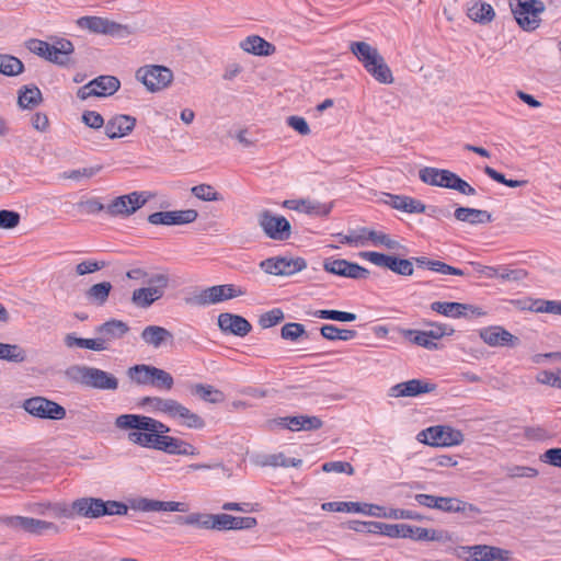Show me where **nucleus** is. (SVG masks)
<instances>
[{"label": "nucleus", "instance_id": "31", "mask_svg": "<svg viewBox=\"0 0 561 561\" xmlns=\"http://www.w3.org/2000/svg\"><path fill=\"white\" fill-rule=\"evenodd\" d=\"M239 47L253 56L267 57L276 51V47L259 35L247 36L240 42Z\"/></svg>", "mask_w": 561, "mask_h": 561}, {"label": "nucleus", "instance_id": "24", "mask_svg": "<svg viewBox=\"0 0 561 561\" xmlns=\"http://www.w3.org/2000/svg\"><path fill=\"white\" fill-rule=\"evenodd\" d=\"M431 310L442 316H485L486 311L479 306L459 302L435 301L431 305Z\"/></svg>", "mask_w": 561, "mask_h": 561}, {"label": "nucleus", "instance_id": "41", "mask_svg": "<svg viewBox=\"0 0 561 561\" xmlns=\"http://www.w3.org/2000/svg\"><path fill=\"white\" fill-rule=\"evenodd\" d=\"M454 216L457 220L469 222L472 225L484 224L491 221V214L486 210L469 208V207H458L455 209Z\"/></svg>", "mask_w": 561, "mask_h": 561}, {"label": "nucleus", "instance_id": "25", "mask_svg": "<svg viewBox=\"0 0 561 561\" xmlns=\"http://www.w3.org/2000/svg\"><path fill=\"white\" fill-rule=\"evenodd\" d=\"M454 331L451 327L446 324H433L430 330L409 331V333L413 335L412 341L415 344L431 350L436 347L435 340H439L445 335H451Z\"/></svg>", "mask_w": 561, "mask_h": 561}, {"label": "nucleus", "instance_id": "21", "mask_svg": "<svg viewBox=\"0 0 561 561\" xmlns=\"http://www.w3.org/2000/svg\"><path fill=\"white\" fill-rule=\"evenodd\" d=\"M323 268L328 273L352 279H365L370 274L359 264L343 259H328L323 263Z\"/></svg>", "mask_w": 561, "mask_h": 561}, {"label": "nucleus", "instance_id": "40", "mask_svg": "<svg viewBox=\"0 0 561 561\" xmlns=\"http://www.w3.org/2000/svg\"><path fill=\"white\" fill-rule=\"evenodd\" d=\"M425 534L426 528L408 524H391L389 529L390 538H409L416 541H423Z\"/></svg>", "mask_w": 561, "mask_h": 561}, {"label": "nucleus", "instance_id": "37", "mask_svg": "<svg viewBox=\"0 0 561 561\" xmlns=\"http://www.w3.org/2000/svg\"><path fill=\"white\" fill-rule=\"evenodd\" d=\"M188 390L192 396L213 404L222 403L226 399L224 392L211 385L193 383Z\"/></svg>", "mask_w": 561, "mask_h": 561}, {"label": "nucleus", "instance_id": "42", "mask_svg": "<svg viewBox=\"0 0 561 561\" xmlns=\"http://www.w3.org/2000/svg\"><path fill=\"white\" fill-rule=\"evenodd\" d=\"M163 435L135 430L128 433V440L145 448L160 449Z\"/></svg>", "mask_w": 561, "mask_h": 561}, {"label": "nucleus", "instance_id": "5", "mask_svg": "<svg viewBox=\"0 0 561 561\" xmlns=\"http://www.w3.org/2000/svg\"><path fill=\"white\" fill-rule=\"evenodd\" d=\"M244 295V290L234 284H222L194 290L185 298L191 307H206Z\"/></svg>", "mask_w": 561, "mask_h": 561}, {"label": "nucleus", "instance_id": "46", "mask_svg": "<svg viewBox=\"0 0 561 561\" xmlns=\"http://www.w3.org/2000/svg\"><path fill=\"white\" fill-rule=\"evenodd\" d=\"M256 463L262 467H299L302 463L301 459L296 458H287L283 453L274 454V455H264L261 456Z\"/></svg>", "mask_w": 561, "mask_h": 561}, {"label": "nucleus", "instance_id": "54", "mask_svg": "<svg viewBox=\"0 0 561 561\" xmlns=\"http://www.w3.org/2000/svg\"><path fill=\"white\" fill-rule=\"evenodd\" d=\"M174 399H163L160 397H146L142 399V404L149 407L154 412H160L170 417L172 413Z\"/></svg>", "mask_w": 561, "mask_h": 561}, {"label": "nucleus", "instance_id": "53", "mask_svg": "<svg viewBox=\"0 0 561 561\" xmlns=\"http://www.w3.org/2000/svg\"><path fill=\"white\" fill-rule=\"evenodd\" d=\"M174 399H163L160 397H146L142 399V404L149 407L154 412H160L170 417L172 413Z\"/></svg>", "mask_w": 561, "mask_h": 561}, {"label": "nucleus", "instance_id": "19", "mask_svg": "<svg viewBox=\"0 0 561 561\" xmlns=\"http://www.w3.org/2000/svg\"><path fill=\"white\" fill-rule=\"evenodd\" d=\"M0 524L14 530H23L33 535H42L47 530H53L54 533L59 531L58 526L51 522L25 516H1Z\"/></svg>", "mask_w": 561, "mask_h": 561}, {"label": "nucleus", "instance_id": "33", "mask_svg": "<svg viewBox=\"0 0 561 561\" xmlns=\"http://www.w3.org/2000/svg\"><path fill=\"white\" fill-rule=\"evenodd\" d=\"M159 447V450L170 455L195 456L198 454L196 447H194L192 444L181 438L168 435H163L161 445Z\"/></svg>", "mask_w": 561, "mask_h": 561}, {"label": "nucleus", "instance_id": "43", "mask_svg": "<svg viewBox=\"0 0 561 561\" xmlns=\"http://www.w3.org/2000/svg\"><path fill=\"white\" fill-rule=\"evenodd\" d=\"M365 70L381 84H392L394 81L392 71L382 56Z\"/></svg>", "mask_w": 561, "mask_h": 561}, {"label": "nucleus", "instance_id": "16", "mask_svg": "<svg viewBox=\"0 0 561 561\" xmlns=\"http://www.w3.org/2000/svg\"><path fill=\"white\" fill-rule=\"evenodd\" d=\"M115 425L121 430H139L153 432L158 435H164L170 432V427L164 423L139 414H122L116 417Z\"/></svg>", "mask_w": 561, "mask_h": 561}, {"label": "nucleus", "instance_id": "61", "mask_svg": "<svg viewBox=\"0 0 561 561\" xmlns=\"http://www.w3.org/2000/svg\"><path fill=\"white\" fill-rule=\"evenodd\" d=\"M21 216L19 213L7 209L0 210V229H14L19 226Z\"/></svg>", "mask_w": 561, "mask_h": 561}, {"label": "nucleus", "instance_id": "38", "mask_svg": "<svg viewBox=\"0 0 561 561\" xmlns=\"http://www.w3.org/2000/svg\"><path fill=\"white\" fill-rule=\"evenodd\" d=\"M217 324L222 333L244 336L251 330L247 318H217Z\"/></svg>", "mask_w": 561, "mask_h": 561}, {"label": "nucleus", "instance_id": "2", "mask_svg": "<svg viewBox=\"0 0 561 561\" xmlns=\"http://www.w3.org/2000/svg\"><path fill=\"white\" fill-rule=\"evenodd\" d=\"M73 511L78 517L95 519L106 515H126L128 506L119 501L85 496L73 501Z\"/></svg>", "mask_w": 561, "mask_h": 561}, {"label": "nucleus", "instance_id": "15", "mask_svg": "<svg viewBox=\"0 0 561 561\" xmlns=\"http://www.w3.org/2000/svg\"><path fill=\"white\" fill-rule=\"evenodd\" d=\"M77 25L95 34L111 35L119 38L133 34V30L128 25H123L101 16H82L78 19Z\"/></svg>", "mask_w": 561, "mask_h": 561}, {"label": "nucleus", "instance_id": "49", "mask_svg": "<svg viewBox=\"0 0 561 561\" xmlns=\"http://www.w3.org/2000/svg\"><path fill=\"white\" fill-rule=\"evenodd\" d=\"M191 193L203 202H220L224 196L210 184H198L191 188Z\"/></svg>", "mask_w": 561, "mask_h": 561}, {"label": "nucleus", "instance_id": "13", "mask_svg": "<svg viewBox=\"0 0 561 561\" xmlns=\"http://www.w3.org/2000/svg\"><path fill=\"white\" fill-rule=\"evenodd\" d=\"M451 552L465 561H507L510 559L508 550L486 545L460 546L454 548Z\"/></svg>", "mask_w": 561, "mask_h": 561}, {"label": "nucleus", "instance_id": "9", "mask_svg": "<svg viewBox=\"0 0 561 561\" xmlns=\"http://www.w3.org/2000/svg\"><path fill=\"white\" fill-rule=\"evenodd\" d=\"M499 312L516 313V312H537V313H561V304L552 300L534 299L523 297L518 299L505 300L496 309Z\"/></svg>", "mask_w": 561, "mask_h": 561}, {"label": "nucleus", "instance_id": "62", "mask_svg": "<svg viewBox=\"0 0 561 561\" xmlns=\"http://www.w3.org/2000/svg\"><path fill=\"white\" fill-rule=\"evenodd\" d=\"M106 266L104 261L85 260L76 265V273L79 276L94 273Z\"/></svg>", "mask_w": 561, "mask_h": 561}, {"label": "nucleus", "instance_id": "44", "mask_svg": "<svg viewBox=\"0 0 561 561\" xmlns=\"http://www.w3.org/2000/svg\"><path fill=\"white\" fill-rule=\"evenodd\" d=\"M112 288L110 282H101L88 288L84 297L92 305L103 306L107 301Z\"/></svg>", "mask_w": 561, "mask_h": 561}, {"label": "nucleus", "instance_id": "27", "mask_svg": "<svg viewBox=\"0 0 561 561\" xmlns=\"http://www.w3.org/2000/svg\"><path fill=\"white\" fill-rule=\"evenodd\" d=\"M435 389V383L424 382L421 379H411L391 387L389 394L394 398L415 397L422 393L432 392Z\"/></svg>", "mask_w": 561, "mask_h": 561}, {"label": "nucleus", "instance_id": "3", "mask_svg": "<svg viewBox=\"0 0 561 561\" xmlns=\"http://www.w3.org/2000/svg\"><path fill=\"white\" fill-rule=\"evenodd\" d=\"M66 376L82 386L100 389L116 390L118 388V379L100 368L73 365L66 369Z\"/></svg>", "mask_w": 561, "mask_h": 561}, {"label": "nucleus", "instance_id": "10", "mask_svg": "<svg viewBox=\"0 0 561 561\" xmlns=\"http://www.w3.org/2000/svg\"><path fill=\"white\" fill-rule=\"evenodd\" d=\"M21 407L30 415L42 420L61 421L67 415L62 405L42 396L25 399Z\"/></svg>", "mask_w": 561, "mask_h": 561}, {"label": "nucleus", "instance_id": "18", "mask_svg": "<svg viewBox=\"0 0 561 561\" xmlns=\"http://www.w3.org/2000/svg\"><path fill=\"white\" fill-rule=\"evenodd\" d=\"M260 267L267 274L275 276H290L307 267L302 257L274 256L260 263Z\"/></svg>", "mask_w": 561, "mask_h": 561}, {"label": "nucleus", "instance_id": "29", "mask_svg": "<svg viewBox=\"0 0 561 561\" xmlns=\"http://www.w3.org/2000/svg\"><path fill=\"white\" fill-rule=\"evenodd\" d=\"M436 510L446 513H463L466 516H473L481 513V510L471 503L457 497L437 496Z\"/></svg>", "mask_w": 561, "mask_h": 561}, {"label": "nucleus", "instance_id": "60", "mask_svg": "<svg viewBox=\"0 0 561 561\" xmlns=\"http://www.w3.org/2000/svg\"><path fill=\"white\" fill-rule=\"evenodd\" d=\"M306 334L305 327L300 323H286L282 328V337L285 340L297 341L299 337Z\"/></svg>", "mask_w": 561, "mask_h": 561}, {"label": "nucleus", "instance_id": "4", "mask_svg": "<svg viewBox=\"0 0 561 561\" xmlns=\"http://www.w3.org/2000/svg\"><path fill=\"white\" fill-rule=\"evenodd\" d=\"M420 180L427 185L438 186L449 190H455L460 194L473 196L477 194L474 187L468 182L462 180L456 173L446 170L432 167H425L419 172Z\"/></svg>", "mask_w": 561, "mask_h": 561}, {"label": "nucleus", "instance_id": "8", "mask_svg": "<svg viewBox=\"0 0 561 561\" xmlns=\"http://www.w3.org/2000/svg\"><path fill=\"white\" fill-rule=\"evenodd\" d=\"M510 8L517 24L527 32L539 27L540 14L546 9L543 2L539 0H510Z\"/></svg>", "mask_w": 561, "mask_h": 561}, {"label": "nucleus", "instance_id": "55", "mask_svg": "<svg viewBox=\"0 0 561 561\" xmlns=\"http://www.w3.org/2000/svg\"><path fill=\"white\" fill-rule=\"evenodd\" d=\"M26 358L24 350L16 344L0 343V359L22 363Z\"/></svg>", "mask_w": 561, "mask_h": 561}, {"label": "nucleus", "instance_id": "6", "mask_svg": "<svg viewBox=\"0 0 561 561\" xmlns=\"http://www.w3.org/2000/svg\"><path fill=\"white\" fill-rule=\"evenodd\" d=\"M26 47L31 53L61 66L70 61L75 49L72 43L66 38H58L53 43L32 38L26 42Z\"/></svg>", "mask_w": 561, "mask_h": 561}, {"label": "nucleus", "instance_id": "30", "mask_svg": "<svg viewBox=\"0 0 561 561\" xmlns=\"http://www.w3.org/2000/svg\"><path fill=\"white\" fill-rule=\"evenodd\" d=\"M283 206L291 210L314 216H328L332 209V204H322L309 199H288L284 202Z\"/></svg>", "mask_w": 561, "mask_h": 561}, {"label": "nucleus", "instance_id": "35", "mask_svg": "<svg viewBox=\"0 0 561 561\" xmlns=\"http://www.w3.org/2000/svg\"><path fill=\"white\" fill-rule=\"evenodd\" d=\"M128 330L129 328L125 322L112 319L99 327V340H103V345L107 346L108 342L123 337Z\"/></svg>", "mask_w": 561, "mask_h": 561}, {"label": "nucleus", "instance_id": "58", "mask_svg": "<svg viewBox=\"0 0 561 561\" xmlns=\"http://www.w3.org/2000/svg\"><path fill=\"white\" fill-rule=\"evenodd\" d=\"M389 270L396 274L411 276L414 272L412 261L407 259L391 257Z\"/></svg>", "mask_w": 561, "mask_h": 561}, {"label": "nucleus", "instance_id": "50", "mask_svg": "<svg viewBox=\"0 0 561 561\" xmlns=\"http://www.w3.org/2000/svg\"><path fill=\"white\" fill-rule=\"evenodd\" d=\"M154 366L135 365L128 369V376L138 385H151Z\"/></svg>", "mask_w": 561, "mask_h": 561}, {"label": "nucleus", "instance_id": "28", "mask_svg": "<svg viewBox=\"0 0 561 561\" xmlns=\"http://www.w3.org/2000/svg\"><path fill=\"white\" fill-rule=\"evenodd\" d=\"M170 419L176 420L181 425L193 430H202L206 425L205 420L199 414L191 411L176 400Z\"/></svg>", "mask_w": 561, "mask_h": 561}, {"label": "nucleus", "instance_id": "51", "mask_svg": "<svg viewBox=\"0 0 561 561\" xmlns=\"http://www.w3.org/2000/svg\"><path fill=\"white\" fill-rule=\"evenodd\" d=\"M321 334L323 337L334 341H348L356 336L355 330H348L344 328H339L333 324H325L321 328Z\"/></svg>", "mask_w": 561, "mask_h": 561}, {"label": "nucleus", "instance_id": "48", "mask_svg": "<svg viewBox=\"0 0 561 561\" xmlns=\"http://www.w3.org/2000/svg\"><path fill=\"white\" fill-rule=\"evenodd\" d=\"M24 70L23 62L12 55L0 54V73L13 77L22 73Z\"/></svg>", "mask_w": 561, "mask_h": 561}, {"label": "nucleus", "instance_id": "20", "mask_svg": "<svg viewBox=\"0 0 561 561\" xmlns=\"http://www.w3.org/2000/svg\"><path fill=\"white\" fill-rule=\"evenodd\" d=\"M121 87L119 80L114 76H100L81 87L77 96L87 100L90 96L105 98L113 95Z\"/></svg>", "mask_w": 561, "mask_h": 561}, {"label": "nucleus", "instance_id": "56", "mask_svg": "<svg viewBox=\"0 0 561 561\" xmlns=\"http://www.w3.org/2000/svg\"><path fill=\"white\" fill-rule=\"evenodd\" d=\"M102 171V165H91L78 170L67 171L62 174L64 179L80 182L89 180L99 174Z\"/></svg>", "mask_w": 561, "mask_h": 561}, {"label": "nucleus", "instance_id": "12", "mask_svg": "<svg viewBox=\"0 0 561 561\" xmlns=\"http://www.w3.org/2000/svg\"><path fill=\"white\" fill-rule=\"evenodd\" d=\"M136 79L140 81L149 92H159L167 89L173 81V72L170 68L160 65H147L137 69Z\"/></svg>", "mask_w": 561, "mask_h": 561}, {"label": "nucleus", "instance_id": "22", "mask_svg": "<svg viewBox=\"0 0 561 561\" xmlns=\"http://www.w3.org/2000/svg\"><path fill=\"white\" fill-rule=\"evenodd\" d=\"M198 217V213L195 209H183V210H169V211H157L148 216V221L151 225H186L194 222Z\"/></svg>", "mask_w": 561, "mask_h": 561}, {"label": "nucleus", "instance_id": "34", "mask_svg": "<svg viewBox=\"0 0 561 561\" xmlns=\"http://www.w3.org/2000/svg\"><path fill=\"white\" fill-rule=\"evenodd\" d=\"M351 53L357 58V60L363 65L364 69H367L370 65H373L378 57H380L379 50L371 46L367 42H352L350 44Z\"/></svg>", "mask_w": 561, "mask_h": 561}, {"label": "nucleus", "instance_id": "63", "mask_svg": "<svg viewBox=\"0 0 561 561\" xmlns=\"http://www.w3.org/2000/svg\"><path fill=\"white\" fill-rule=\"evenodd\" d=\"M286 124L301 136H308L311 133L308 122L302 116H288L286 118Z\"/></svg>", "mask_w": 561, "mask_h": 561}, {"label": "nucleus", "instance_id": "17", "mask_svg": "<svg viewBox=\"0 0 561 561\" xmlns=\"http://www.w3.org/2000/svg\"><path fill=\"white\" fill-rule=\"evenodd\" d=\"M419 440L431 446H455L463 442V434L450 426H432L419 434Z\"/></svg>", "mask_w": 561, "mask_h": 561}, {"label": "nucleus", "instance_id": "64", "mask_svg": "<svg viewBox=\"0 0 561 561\" xmlns=\"http://www.w3.org/2000/svg\"><path fill=\"white\" fill-rule=\"evenodd\" d=\"M322 470L324 472H336V473H346L348 476L354 474V467L347 461H329L322 465Z\"/></svg>", "mask_w": 561, "mask_h": 561}, {"label": "nucleus", "instance_id": "59", "mask_svg": "<svg viewBox=\"0 0 561 561\" xmlns=\"http://www.w3.org/2000/svg\"><path fill=\"white\" fill-rule=\"evenodd\" d=\"M131 508L141 512H161V501L138 497L131 502Z\"/></svg>", "mask_w": 561, "mask_h": 561}, {"label": "nucleus", "instance_id": "14", "mask_svg": "<svg viewBox=\"0 0 561 561\" xmlns=\"http://www.w3.org/2000/svg\"><path fill=\"white\" fill-rule=\"evenodd\" d=\"M257 225L264 234L275 241H286L291 236L290 222L280 215L271 210H262L257 215Z\"/></svg>", "mask_w": 561, "mask_h": 561}, {"label": "nucleus", "instance_id": "26", "mask_svg": "<svg viewBox=\"0 0 561 561\" xmlns=\"http://www.w3.org/2000/svg\"><path fill=\"white\" fill-rule=\"evenodd\" d=\"M136 122V118L130 115H114L105 124V135L110 139L123 138L134 130Z\"/></svg>", "mask_w": 561, "mask_h": 561}, {"label": "nucleus", "instance_id": "32", "mask_svg": "<svg viewBox=\"0 0 561 561\" xmlns=\"http://www.w3.org/2000/svg\"><path fill=\"white\" fill-rule=\"evenodd\" d=\"M386 196L388 199L385 203L397 210L408 214H422L426 209V206L421 201L410 196L393 194H386Z\"/></svg>", "mask_w": 561, "mask_h": 561}, {"label": "nucleus", "instance_id": "11", "mask_svg": "<svg viewBox=\"0 0 561 561\" xmlns=\"http://www.w3.org/2000/svg\"><path fill=\"white\" fill-rule=\"evenodd\" d=\"M233 516L229 514L192 513L178 515L174 523L178 525L194 526L204 529L231 530Z\"/></svg>", "mask_w": 561, "mask_h": 561}, {"label": "nucleus", "instance_id": "7", "mask_svg": "<svg viewBox=\"0 0 561 561\" xmlns=\"http://www.w3.org/2000/svg\"><path fill=\"white\" fill-rule=\"evenodd\" d=\"M153 194L146 191H134L111 199L107 203V215L110 217L127 218L142 208Z\"/></svg>", "mask_w": 561, "mask_h": 561}, {"label": "nucleus", "instance_id": "45", "mask_svg": "<svg viewBox=\"0 0 561 561\" xmlns=\"http://www.w3.org/2000/svg\"><path fill=\"white\" fill-rule=\"evenodd\" d=\"M369 241L373 242L374 245H382L388 250L396 251L401 254H407V248L402 245L398 240L392 239L389 234L370 230L368 232Z\"/></svg>", "mask_w": 561, "mask_h": 561}, {"label": "nucleus", "instance_id": "47", "mask_svg": "<svg viewBox=\"0 0 561 561\" xmlns=\"http://www.w3.org/2000/svg\"><path fill=\"white\" fill-rule=\"evenodd\" d=\"M42 102V92L35 87H24L20 90L18 103L22 108H33Z\"/></svg>", "mask_w": 561, "mask_h": 561}, {"label": "nucleus", "instance_id": "39", "mask_svg": "<svg viewBox=\"0 0 561 561\" xmlns=\"http://www.w3.org/2000/svg\"><path fill=\"white\" fill-rule=\"evenodd\" d=\"M141 339L146 344L158 348L168 341H172L173 334L162 327L148 325L142 330Z\"/></svg>", "mask_w": 561, "mask_h": 561}, {"label": "nucleus", "instance_id": "57", "mask_svg": "<svg viewBox=\"0 0 561 561\" xmlns=\"http://www.w3.org/2000/svg\"><path fill=\"white\" fill-rule=\"evenodd\" d=\"M152 371H153V377H152V381H151L152 387H156L158 389H163V390H171L173 388L174 379L170 373H168L163 369L157 368V367H154Z\"/></svg>", "mask_w": 561, "mask_h": 561}, {"label": "nucleus", "instance_id": "52", "mask_svg": "<svg viewBox=\"0 0 561 561\" xmlns=\"http://www.w3.org/2000/svg\"><path fill=\"white\" fill-rule=\"evenodd\" d=\"M65 343L68 347H83L89 348L92 351H104L107 348L106 345H103V340L96 339H82V337H76L70 334H68L65 339Z\"/></svg>", "mask_w": 561, "mask_h": 561}, {"label": "nucleus", "instance_id": "1", "mask_svg": "<svg viewBox=\"0 0 561 561\" xmlns=\"http://www.w3.org/2000/svg\"><path fill=\"white\" fill-rule=\"evenodd\" d=\"M171 278L167 272L151 273L146 279V286L136 288L130 296V302L137 309H148L161 300L170 287Z\"/></svg>", "mask_w": 561, "mask_h": 561}, {"label": "nucleus", "instance_id": "23", "mask_svg": "<svg viewBox=\"0 0 561 561\" xmlns=\"http://www.w3.org/2000/svg\"><path fill=\"white\" fill-rule=\"evenodd\" d=\"M480 339L491 347H514L519 339L500 325H490L479 330Z\"/></svg>", "mask_w": 561, "mask_h": 561}, {"label": "nucleus", "instance_id": "36", "mask_svg": "<svg viewBox=\"0 0 561 561\" xmlns=\"http://www.w3.org/2000/svg\"><path fill=\"white\" fill-rule=\"evenodd\" d=\"M467 16L481 25H486L495 19V11L490 3L476 1L467 9Z\"/></svg>", "mask_w": 561, "mask_h": 561}]
</instances>
